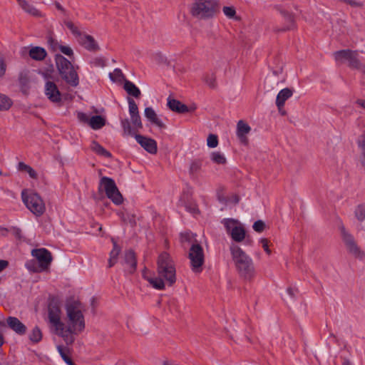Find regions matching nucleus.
Instances as JSON below:
<instances>
[{"instance_id": "nucleus-1", "label": "nucleus", "mask_w": 365, "mask_h": 365, "mask_svg": "<svg viewBox=\"0 0 365 365\" xmlns=\"http://www.w3.org/2000/svg\"><path fill=\"white\" fill-rule=\"evenodd\" d=\"M66 310L67 324L61 320L60 307L56 302H50L48 306V320L53 333L61 337L67 345H71L75 341V336L84 330L85 320L79 302L68 304Z\"/></svg>"}, {"instance_id": "nucleus-2", "label": "nucleus", "mask_w": 365, "mask_h": 365, "mask_svg": "<svg viewBox=\"0 0 365 365\" xmlns=\"http://www.w3.org/2000/svg\"><path fill=\"white\" fill-rule=\"evenodd\" d=\"M158 277L148 276L147 272H143V277L155 289L162 290L165 284L172 286L176 282V270L174 262L167 252L161 253L158 259Z\"/></svg>"}, {"instance_id": "nucleus-3", "label": "nucleus", "mask_w": 365, "mask_h": 365, "mask_svg": "<svg viewBox=\"0 0 365 365\" xmlns=\"http://www.w3.org/2000/svg\"><path fill=\"white\" fill-rule=\"evenodd\" d=\"M230 250L240 277L245 281H252L256 276V270L252 259L237 245H231Z\"/></svg>"}, {"instance_id": "nucleus-4", "label": "nucleus", "mask_w": 365, "mask_h": 365, "mask_svg": "<svg viewBox=\"0 0 365 365\" xmlns=\"http://www.w3.org/2000/svg\"><path fill=\"white\" fill-rule=\"evenodd\" d=\"M55 61L61 78L71 86H77L79 83L78 76L71 61L61 54L56 55Z\"/></svg>"}, {"instance_id": "nucleus-5", "label": "nucleus", "mask_w": 365, "mask_h": 365, "mask_svg": "<svg viewBox=\"0 0 365 365\" xmlns=\"http://www.w3.org/2000/svg\"><path fill=\"white\" fill-rule=\"evenodd\" d=\"M31 255L38 262V264L34 261L26 263V267L34 272H41L46 271L52 262L51 252L45 248L34 249Z\"/></svg>"}, {"instance_id": "nucleus-6", "label": "nucleus", "mask_w": 365, "mask_h": 365, "mask_svg": "<svg viewBox=\"0 0 365 365\" xmlns=\"http://www.w3.org/2000/svg\"><path fill=\"white\" fill-rule=\"evenodd\" d=\"M218 3L216 0H195L191 13L199 19H209L217 12Z\"/></svg>"}, {"instance_id": "nucleus-7", "label": "nucleus", "mask_w": 365, "mask_h": 365, "mask_svg": "<svg viewBox=\"0 0 365 365\" xmlns=\"http://www.w3.org/2000/svg\"><path fill=\"white\" fill-rule=\"evenodd\" d=\"M21 197L26 207L35 215L41 216L43 214L46 210L45 204L37 193L24 190Z\"/></svg>"}, {"instance_id": "nucleus-8", "label": "nucleus", "mask_w": 365, "mask_h": 365, "mask_svg": "<svg viewBox=\"0 0 365 365\" xmlns=\"http://www.w3.org/2000/svg\"><path fill=\"white\" fill-rule=\"evenodd\" d=\"M99 192H105L108 198L118 205L123 202V196L119 192L115 181L108 177H103L100 180Z\"/></svg>"}, {"instance_id": "nucleus-9", "label": "nucleus", "mask_w": 365, "mask_h": 365, "mask_svg": "<svg viewBox=\"0 0 365 365\" xmlns=\"http://www.w3.org/2000/svg\"><path fill=\"white\" fill-rule=\"evenodd\" d=\"M189 259L192 272L200 273L202 272V267L204 264L203 249L198 243H193L189 252Z\"/></svg>"}, {"instance_id": "nucleus-10", "label": "nucleus", "mask_w": 365, "mask_h": 365, "mask_svg": "<svg viewBox=\"0 0 365 365\" xmlns=\"http://www.w3.org/2000/svg\"><path fill=\"white\" fill-rule=\"evenodd\" d=\"M226 232L232 239L237 242H242L245 237V230L241 223L234 219H224L222 220Z\"/></svg>"}, {"instance_id": "nucleus-11", "label": "nucleus", "mask_w": 365, "mask_h": 365, "mask_svg": "<svg viewBox=\"0 0 365 365\" xmlns=\"http://www.w3.org/2000/svg\"><path fill=\"white\" fill-rule=\"evenodd\" d=\"M339 230L343 242L349 252L360 259L365 258V252L360 250L354 237L345 229L343 225L339 227Z\"/></svg>"}, {"instance_id": "nucleus-12", "label": "nucleus", "mask_w": 365, "mask_h": 365, "mask_svg": "<svg viewBox=\"0 0 365 365\" xmlns=\"http://www.w3.org/2000/svg\"><path fill=\"white\" fill-rule=\"evenodd\" d=\"M44 93L48 99L54 103L61 102V93L55 83L47 81L44 86Z\"/></svg>"}, {"instance_id": "nucleus-13", "label": "nucleus", "mask_w": 365, "mask_h": 365, "mask_svg": "<svg viewBox=\"0 0 365 365\" xmlns=\"http://www.w3.org/2000/svg\"><path fill=\"white\" fill-rule=\"evenodd\" d=\"M135 138L147 152L151 154L157 153V143L155 140L141 135H135Z\"/></svg>"}, {"instance_id": "nucleus-14", "label": "nucleus", "mask_w": 365, "mask_h": 365, "mask_svg": "<svg viewBox=\"0 0 365 365\" xmlns=\"http://www.w3.org/2000/svg\"><path fill=\"white\" fill-rule=\"evenodd\" d=\"M250 126L243 120H240L237 124V135L240 141L245 145L248 143L247 135L250 132Z\"/></svg>"}, {"instance_id": "nucleus-15", "label": "nucleus", "mask_w": 365, "mask_h": 365, "mask_svg": "<svg viewBox=\"0 0 365 365\" xmlns=\"http://www.w3.org/2000/svg\"><path fill=\"white\" fill-rule=\"evenodd\" d=\"M274 9L283 16L284 20L287 23V25L282 29H275V31H284L287 30L292 29L294 27V17L293 16L286 11L282 6H274Z\"/></svg>"}, {"instance_id": "nucleus-16", "label": "nucleus", "mask_w": 365, "mask_h": 365, "mask_svg": "<svg viewBox=\"0 0 365 365\" xmlns=\"http://www.w3.org/2000/svg\"><path fill=\"white\" fill-rule=\"evenodd\" d=\"M9 328L19 335H23L26 331V327L16 317H9L6 319Z\"/></svg>"}, {"instance_id": "nucleus-17", "label": "nucleus", "mask_w": 365, "mask_h": 365, "mask_svg": "<svg viewBox=\"0 0 365 365\" xmlns=\"http://www.w3.org/2000/svg\"><path fill=\"white\" fill-rule=\"evenodd\" d=\"M78 41L82 46L90 51H95L98 50V43L90 35L83 34V35L81 36Z\"/></svg>"}, {"instance_id": "nucleus-18", "label": "nucleus", "mask_w": 365, "mask_h": 365, "mask_svg": "<svg viewBox=\"0 0 365 365\" xmlns=\"http://www.w3.org/2000/svg\"><path fill=\"white\" fill-rule=\"evenodd\" d=\"M136 259L135 253L132 250H128L125 252L123 264L125 265V269L132 273L135 271L136 267Z\"/></svg>"}, {"instance_id": "nucleus-19", "label": "nucleus", "mask_w": 365, "mask_h": 365, "mask_svg": "<svg viewBox=\"0 0 365 365\" xmlns=\"http://www.w3.org/2000/svg\"><path fill=\"white\" fill-rule=\"evenodd\" d=\"M293 94V91L289 88L281 90L277 96L276 106L280 112L283 108L285 101L289 98Z\"/></svg>"}, {"instance_id": "nucleus-20", "label": "nucleus", "mask_w": 365, "mask_h": 365, "mask_svg": "<svg viewBox=\"0 0 365 365\" xmlns=\"http://www.w3.org/2000/svg\"><path fill=\"white\" fill-rule=\"evenodd\" d=\"M144 114L145 118L153 124H155L160 128H165V125L163 121L158 118L155 111L151 107H147L145 108Z\"/></svg>"}, {"instance_id": "nucleus-21", "label": "nucleus", "mask_w": 365, "mask_h": 365, "mask_svg": "<svg viewBox=\"0 0 365 365\" xmlns=\"http://www.w3.org/2000/svg\"><path fill=\"white\" fill-rule=\"evenodd\" d=\"M168 106L171 110L179 113H184L188 111V108L186 105L175 99L168 98Z\"/></svg>"}, {"instance_id": "nucleus-22", "label": "nucleus", "mask_w": 365, "mask_h": 365, "mask_svg": "<svg viewBox=\"0 0 365 365\" xmlns=\"http://www.w3.org/2000/svg\"><path fill=\"white\" fill-rule=\"evenodd\" d=\"M29 54L35 61H42L46 58L47 53L42 47L34 46L29 50Z\"/></svg>"}, {"instance_id": "nucleus-23", "label": "nucleus", "mask_w": 365, "mask_h": 365, "mask_svg": "<svg viewBox=\"0 0 365 365\" xmlns=\"http://www.w3.org/2000/svg\"><path fill=\"white\" fill-rule=\"evenodd\" d=\"M88 125L92 129L98 130L106 125V119L101 115H93L90 118Z\"/></svg>"}, {"instance_id": "nucleus-24", "label": "nucleus", "mask_w": 365, "mask_h": 365, "mask_svg": "<svg viewBox=\"0 0 365 365\" xmlns=\"http://www.w3.org/2000/svg\"><path fill=\"white\" fill-rule=\"evenodd\" d=\"M123 88L129 95L135 98H138L141 94L140 89L130 81H125Z\"/></svg>"}, {"instance_id": "nucleus-25", "label": "nucleus", "mask_w": 365, "mask_h": 365, "mask_svg": "<svg viewBox=\"0 0 365 365\" xmlns=\"http://www.w3.org/2000/svg\"><path fill=\"white\" fill-rule=\"evenodd\" d=\"M112 242L113 244V250L110 252V258L108 260V267H113L117 262L118 256L120 252V248L117 245V242L112 239Z\"/></svg>"}, {"instance_id": "nucleus-26", "label": "nucleus", "mask_w": 365, "mask_h": 365, "mask_svg": "<svg viewBox=\"0 0 365 365\" xmlns=\"http://www.w3.org/2000/svg\"><path fill=\"white\" fill-rule=\"evenodd\" d=\"M353 51L351 50H341L336 51L334 53L335 60L339 63H344L349 61V58H351Z\"/></svg>"}, {"instance_id": "nucleus-27", "label": "nucleus", "mask_w": 365, "mask_h": 365, "mask_svg": "<svg viewBox=\"0 0 365 365\" xmlns=\"http://www.w3.org/2000/svg\"><path fill=\"white\" fill-rule=\"evenodd\" d=\"M121 126L123 130V135L124 136H134L136 134V132H138L137 130H134L133 126H131L130 122L128 119H123L121 120Z\"/></svg>"}, {"instance_id": "nucleus-28", "label": "nucleus", "mask_w": 365, "mask_h": 365, "mask_svg": "<svg viewBox=\"0 0 365 365\" xmlns=\"http://www.w3.org/2000/svg\"><path fill=\"white\" fill-rule=\"evenodd\" d=\"M91 149L98 155H102L106 158H110L111 153L106 150L96 141H93L91 145Z\"/></svg>"}, {"instance_id": "nucleus-29", "label": "nucleus", "mask_w": 365, "mask_h": 365, "mask_svg": "<svg viewBox=\"0 0 365 365\" xmlns=\"http://www.w3.org/2000/svg\"><path fill=\"white\" fill-rule=\"evenodd\" d=\"M356 51H353L351 58H349L348 63L351 67L359 69L365 73V66L363 65L357 57Z\"/></svg>"}, {"instance_id": "nucleus-30", "label": "nucleus", "mask_w": 365, "mask_h": 365, "mask_svg": "<svg viewBox=\"0 0 365 365\" xmlns=\"http://www.w3.org/2000/svg\"><path fill=\"white\" fill-rule=\"evenodd\" d=\"M17 1L22 9L26 13L35 16H39V11L33 6L30 5L26 0H17Z\"/></svg>"}, {"instance_id": "nucleus-31", "label": "nucleus", "mask_w": 365, "mask_h": 365, "mask_svg": "<svg viewBox=\"0 0 365 365\" xmlns=\"http://www.w3.org/2000/svg\"><path fill=\"white\" fill-rule=\"evenodd\" d=\"M17 1L22 9L26 13L35 16H39V11L33 6L30 5L26 0H17Z\"/></svg>"}, {"instance_id": "nucleus-32", "label": "nucleus", "mask_w": 365, "mask_h": 365, "mask_svg": "<svg viewBox=\"0 0 365 365\" xmlns=\"http://www.w3.org/2000/svg\"><path fill=\"white\" fill-rule=\"evenodd\" d=\"M18 170L21 172L27 173L29 177L32 179H37L38 178L36 172L30 165H26L23 162L19 163Z\"/></svg>"}, {"instance_id": "nucleus-33", "label": "nucleus", "mask_w": 365, "mask_h": 365, "mask_svg": "<svg viewBox=\"0 0 365 365\" xmlns=\"http://www.w3.org/2000/svg\"><path fill=\"white\" fill-rule=\"evenodd\" d=\"M202 162L201 160L196 159L191 162L189 172L192 176L196 175L202 168Z\"/></svg>"}, {"instance_id": "nucleus-34", "label": "nucleus", "mask_w": 365, "mask_h": 365, "mask_svg": "<svg viewBox=\"0 0 365 365\" xmlns=\"http://www.w3.org/2000/svg\"><path fill=\"white\" fill-rule=\"evenodd\" d=\"M210 159L213 163L219 165H224L227 162L225 155L222 153L218 151L212 152L210 154Z\"/></svg>"}, {"instance_id": "nucleus-35", "label": "nucleus", "mask_w": 365, "mask_h": 365, "mask_svg": "<svg viewBox=\"0 0 365 365\" xmlns=\"http://www.w3.org/2000/svg\"><path fill=\"white\" fill-rule=\"evenodd\" d=\"M57 349L61 356L62 357L63 360L68 365H75L71 359L70 358V356L67 354L68 349L66 347L59 345L57 346Z\"/></svg>"}, {"instance_id": "nucleus-36", "label": "nucleus", "mask_w": 365, "mask_h": 365, "mask_svg": "<svg viewBox=\"0 0 365 365\" xmlns=\"http://www.w3.org/2000/svg\"><path fill=\"white\" fill-rule=\"evenodd\" d=\"M29 339L34 343H38L41 340L42 332L38 327H35L32 329V331L29 335Z\"/></svg>"}, {"instance_id": "nucleus-37", "label": "nucleus", "mask_w": 365, "mask_h": 365, "mask_svg": "<svg viewBox=\"0 0 365 365\" xmlns=\"http://www.w3.org/2000/svg\"><path fill=\"white\" fill-rule=\"evenodd\" d=\"M12 105V101L6 96L0 93V110H8Z\"/></svg>"}, {"instance_id": "nucleus-38", "label": "nucleus", "mask_w": 365, "mask_h": 365, "mask_svg": "<svg viewBox=\"0 0 365 365\" xmlns=\"http://www.w3.org/2000/svg\"><path fill=\"white\" fill-rule=\"evenodd\" d=\"M66 27L72 32V34L76 36L77 38V41L81 37V36L83 35V33H81L78 29L71 22V21H66L65 23Z\"/></svg>"}, {"instance_id": "nucleus-39", "label": "nucleus", "mask_w": 365, "mask_h": 365, "mask_svg": "<svg viewBox=\"0 0 365 365\" xmlns=\"http://www.w3.org/2000/svg\"><path fill=\"white\" fill-rule=\"evenodd\" d=\"M130 120L134 130L138 131L139 129L142 128L143 125L139 114L130 115Z\"/></svg>"}, {"instance_id": "nucleus-40", "label": "nucleus", "mask_w": 365, "mask_h": 365, "mask_svg": "<svg viewBox=\"0 0 365 365\" xmlns=\"http://www.w3.org/2000/svg\"><path fill=\"white\" fill-rule=\"evenodd\" d=\"M195 235L190 232H185L180 235L182 242H191L192 245L193 243H197V240L195 239Z\"/></svg>"}, {"instance_id": "nucleus-41", "label": "nucleus", "mask_w": 365, "mask_h": 365, "mask_svg": "<svg viewBox=\"0 0 365 365\" xmlns=\"http://www.w3.org/2000/svg\"><path fill=\"white\" fill-rule=\"evenodd\" d=\"M355 216L361 222L365 220V206L359 205L355 210Z\"/></svg>"}, {"instance_id": "nucleus-42", "label": "nucleus", "mask_w": 365, "mask_h": 365, "mask_svg": "<svg viewBox=\"0 0 365 365\" xmlns=\"http://www.w3.org/2000/svg\"><path fill=\"white\" fill-rule=\"evenodd\" d=\"M207 145L209 148H216L218 145L217 136L214 134H210L207 139Z\"/></svg>"}, {"instance_id": "nucleus-43", "label": "nucleus", "mask_w": 365, "mask_h": 365, "mask_svg": "<svg viewBox=\"0 0 365 365\" xmlns=\"http://www.w3.org/2000/svg\"><path fill=\"white\" fill-rule=\"evenodd\" d=\"M128 106L130 115L139 114L138 106L133 99L128 98Z\"/></svg>"}, {"instance_id": "nucleus-44", "label": "nucleus", "mask_w": 365, "mask_h": 365, "mask_svg": "<svg viewBox=\"0 0 365 365\" xmlns=\"http://www.w3.org/2000/svg\"><path fill=\"white\" fill-rule=\"evenodd\" d=\"M204 81L210 88H215L216 86V78L213 73L207 74L204 77Z\"/></svg>"}, {"instance_id": "nucleus-45", "label": "nucleus", "mask_w": 365, "mask_h": 365, "mask_svg": "<svg viewBox=\"0 0 365 365\" xmlns=\"http://www.w3.org/2000/svg\"><path fill=\"white\" fill-rule=\"evenodd\" d=\"M222 11L229 19H233L236 15V11L233 6H224Z\"/></svg>"}, {"instance_id": "nucleus-46", "label": "nucleus", "mask_w": 365, "mask_h": 365, "mask_svg": "<svg viewBox=\"0 0 365 365\" xmlns=\"http://www.w3.org/2000/svg\"><path fill=\"white\" fill-rule=\"evenodd\" d=\"M19 83L22 86H27L29 82V73L27 71L21 72L19 77Z\"/></svg>"}, {"instance_id": "nucleus-47", "label": "nucleus", "mask_w": 365, "mask_h": 365, "mask_svg": "<svg viewBox=\"0 0 365 365\" xmlns=\"http://www.w3.org/2000/svg\"><path fill=\"white\" fill-rule=\"evenodd\" d=\"M123 77V74L120 69L115 68L113 73H110V78L112 81H120Z\"/></svg>"}, {"instance_id": "nucleus-48", "label": "nucleus", "mask_w": 365, "mask_h": 365, "mask_svg": "<svg viewBox=\"0 0 365 365\" xmlns=\"http://www.w3.org/2000/svg\"><path fill=\"white\" fill-rule=\"evenodd\" d=\"M252 227L255 231L257 232H262L265 227V224L262 220H257L253 224Z\"/></svg>"}, {"instance_id": "nucleus-49", "label": "nucleus", "mask_w": 365, "mask_h": 365, "mask_svg": "<svg viewBox=\"0 0 365 365\" xmlns=\"http://www.w3.org/2000/svg\"><path fill=\"white\" fill-rule=\"evenodd\" d=\"M59 50L65 55L71 57L73 55L72 48L67 46H59Z\"/></svg>"}, {"instance_id": "nucleus-50", "label": "nucleus", "mask_w": 365, "mask_h": 365, "mask_svg": "<svg viewBox=\"0 0 365 365\" xmlns=\"http://www.w3.org/2000/svg\"><path fill=\"white\" fill-rule=\"evenodd\" d=\"M77 116H78V120L81 122L88 124L90 118H88L87 114L82 113V112H79V113H78Z\"/></svg>"}, {"instance_id": "nucleus-51", "label": "nucleus", "mask_w": 365, "mask_h": 365, "mask_svg": "<svg viewBox=\"0 0 365 365\" xmlns=\"http://www.w3.org/2000/svg\"><path fill=\"white\" fill-rule=\"evenodd\" d=\"M260 242L262 244V246L264 250L268 255H270L271 254V250L269 248L268 240L267 239H265V238H263V239H261Z\"/></svg>"}, {"instance_id": "nucleus-52", "label": "nucleus", "mask_w": 365, "mask_h": 365, "mask_svg": "<svg viewBox=\"0 0 365 365\" xmlns=\"http://www.w3.org/2000/svg\"><path fill=\"white\" fill-rule=\"evenodd\" d=\"M358 145L362 150V154L365 157V136H361L358 140Z\"/></svg>"}, {"instance_id": "nucleus-53", "label": "nucleus", "mask_w": 365, "mask_h": 365, "mask_svg": "<svg viewBox=\"0 0 365 365\" xmlns=\"http://www.w3.org/2000/svg\"><path fill=\"white\" fill-rule=\"evenodd\" d=\"M6 72V64L4 63V58L1 56H0V76L4 75Z\"/></svg>"}, {"instance_id": "nucleus-54", "label": "nucleus", "mask_w": 365, "mask_h": 365, "mask_svg": "<svg viewBox=\"0 0 365 365\" xmlns=\"http://www.w3.org/2000/svg\"><path fill=\"white\" fill-rule=\"evenodd\" d=\"M185 209L189 211L192 214H195L198 212V209L197 206L195 204L190 205H185Z\"/></svg>"}, {"instance_id": "nucleus-55", "label": "nucleus", "mask_w": 365, "mask_h": 365, "mask_svg": "<svg viewBox=\"0 0 365 365\" xmlns=\"http://www.w3.org/2000/svg\"><path fill=\"white\" fill-rule=\"evenodd\" d=\"M48 43L53 49V51H56L57 49H59V46H61L58 42L54 39H50L48 41Z\"/></svg>"}, {"instance_id": "nucleus-56", "label": "nucleus", "mask_w": 365, "mask_h": 365, "mask_svg": "<svg viewBox=\"0 0 365 365\" xmlns=\"http://www.w3.org/2000/svg\"><path fill=\"white\" fill-rule=\"evenodd\" d=\"M239 200H240V198L237 195H232L230 197H228L227 204L228 203L237 204L239 202Z\"/></svg>"}, {"instance_id": "nucleus-57", "label": "nucleus", "mask_w": 365, "mask_h": 365, "mask_svg": "<svg viewBox=\"0 0 365 365\" xmlns=\"http://www.w3.org/2000/svg\"><path fill=\"white\" fill-rule=\"evenodd\" d=\"M346 3L350 4L351 6L354 7H360L362 6V4L360 2L354 1V0H344Z\"/></svg>"}, {"instance_id": "nucleus-58", "label": "nucleus", "mask_w": 365, "mask_h": 365, "mask_svg": "<svg viewBox=\"0 0 365 365\" xmlns=\"http://www.w3.org/2000/svg\"><path fill=\"white\" fill-rule=\"evenodd\" d=\"M8 264L9 263L6 260L0 259V272L6 268Z\"/></svg>"}, {"instance_id": "nucleus-59", "label": "nucleus", "mask_w": 365, "mask_h": 365, "mask_svg": "<svg viewBox=\"0 0 365 365\" xmlns=\"http://www.w3.org/2000/svg\"><path fill=\"white\" fill-rule=\"evenodd\" d=\"M218 200L220 202L227 205L228 197H225L222 195H218Z\"/></svg>"}, {"instance_id": "nucleus-60", "label": "nucleus", "mask_w": 365, "mask_h": 365, "mask_svg": "<svg viewBox=\"0 0 365 365\" xmlns=\"http://www.w3.org/2000/svg\"><path fill=\"white\" fill-rule=\"evenodd\" d=\"M8 233V229L0 227V236H6Z\"/></svg>"}, {"instance_id": "nucleus-61", "label": "nucleus", "mask_w": 365, "mask_h": 365, "mask_svg": "<svg viewBox=\"0 0 365 365\" xmlns=\"http://www.w3.org/2000/svg\"><path fill=\"white\" fill-rule=\"evenodd\" d=\"M287 292L288 293V294L292 297H294L295 296V291L294 289L289 287L287 289Z\"/></svg>"}, {"instance_id": "nucleus-62", "label": "nucleus", "mask_w": 365, "mask_h": 365, "mask_svg": "<svg viewBox=\"0 0 365 365\" xmlns=\"http://www.w3.org/2000/svg\"><path fill=\"white\" fill-rule=\"evenodd\" d=\"M357 104L365 108V101L364 100H358L356 101Z\"/></svg>"}, {"instance_id": "nucleus-63", "label": "nucleus", "mask_w": 365, "mask_h": 365, "mask_svg": "<svg viewBox=\"0 0 365 365\" xmlns=\"http://www.w3.org/2000/svg\"><path fill=\"white\" fill-rule=\"evenodd\" d=\"M55 6H56V8L61 11H64V9L62 7V6L58 3V2H56L55 3Z\"/></svg>"}, {"instance_id": "nucleus-64", "label": "nucleus", "mask_w": 365, "mask_h": 365, "mask_svg": "<svg viewBox=\"0 0 365 365\" xmlns=\"http://www.w3.org/2000/svg\"><path fill=\"white\" fill-rule=\"evenodd\" d=\"M342 365H352V364L348 359H344L343 361Z\"/></svg>"}]
</instances>
